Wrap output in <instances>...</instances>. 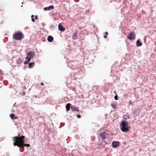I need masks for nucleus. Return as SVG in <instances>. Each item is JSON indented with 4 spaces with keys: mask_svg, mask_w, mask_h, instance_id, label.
<instances>
[{
    "mask_svg": "<svg viewBox=\"0 0 156 156\" xmlns=\"http://www.w3.org/2000/svg\"><path fill=\"white\" fill-rule=\"evenodd\" d=\"M25 137L24 136H20L19 134L18 135V136H14L13 138V140L14 141L13 143L14 146H17L20 148H23L24 147H30V144H24Z\"/></svg>",
    "mask_w": 156,
    "mask_h": 156,
    "instance_id": "1",
    "label": "nucleus"
},
{
    "mask_svg": "<svg viewBox=\"0 0 156 156\" xmlns=\"http://www.w3.org/2000/svg\"><path fill=\"white\" fill-rule=\"evenodd\" d=\"M121 130L125 132H127L129 131L130 126H129V123L126 121L123 120L121 121L120 125Z\"/></svg>",
    "mask_w": 156,
    "mask_h": 156,
    "instance_id": "2",
    "label": "nucleus"
},
{
    "mask_svg": "<svg viewBox=\"0 0 156 156\" xmlns=\"http://www.w3.org/2000/svg\"><path fill=\"white\" fill-rule=\"evenodd\" d=\"M24 37L23 34L21 32H15L13 34V38L16 41L21 40Z\"/></svg>",
    "mask_w": 156,
    "mask_h": 156,
    "instance_id": "3",
    "label": "nucleus"
},
{
    "mask_svg": "<svg viewBox=\"0 0 156 156\" xmlns=\"http://www.w3.org/2000/svg\"><path fill=\"white\" fill-rule=\"evenodd\" d=\"M136 38V34L134 31L131 32L128 34L127 38L130 40H134Z\"/></svg>",
    "mask_w": 156,
    "mask_h": 156,
    "instance_id": "4",
    "label": "nucleus"
},
{
    "mask_svg": "<svg viewBox=\"0 0 156 156\" xmlns=\"http://www.w3.org/2000/svg\"><path fill=\"white\" fill-rule=\"evenodd\" d=\"M107 135V133L105 132H103L99 134L100 137L102 140L105 139Z\"/></svg>",
    "mask_w": 156,
    "mask_h": 156,
    "instance_id": "5",
    "label": "nucleus"
},
{
    "mask_svg": "<svg viewBox=\"0 0 156 156\" xmlns=\"http://www.w3.org/2000/svg\"><path fill=\"white\" fill-rule=\"evenodd\" d=\"M34 53L32 52H29L27 54V56L32 58L34 57Z\"/></svg>",
    "mask_w": 156,
    "mask_h": 156,
    "instance_id": "6",
    "label": "nucleus"
},
{
    "mask_svg": "<svg viewBox=\"0 0 156 156\" xmlns=\"http://www.w3.org/2000/svg\"><path fill=\"white\" fill-rule=\"evenodd\" d=\"M119 142L114 141L112 143V145L114 148L116 147L119 145Z\"/></svg>",
    "mask_w": 156,
    "mask_h": 156,
    "instance_id": "7",
    "label": "nucleus"
},
{
    "mask_svg": "<svg viewBox=\"0 0 156 156\" xmlns=\"http://www.w3.org/2000/svg\"><path fill=\"white\" fill-rule=\"evenodd\" d=\"M54 7L53 5H50L48 7H44V11L50 10L54 9Z\"/></svg>",
    "mask_w": 156,
    "mask_h": 156,
    "instance_id": "8",
    "label": "nucleus"
},
{
    "mask_svg": "<svg viewBox=\"0 0 156 156\" xmlns=\"http://www.w3.org/2000/svg\"><path fill=\"white\" fill-rule=\"evenodd\" d=\"M58 30L61 31H65V29L60 24H59L58 25Z\"/></svg>",
    "mask_w": 156,
    "mask_h": 156,
    "instance_id": "9",
    "label": "nucleus"
},
{
    "mask_svg": "<svg viewBox=\"0 0 156 156\" xmlns=\"http://www.w3.org/2000/svg\"><path fill=\"white\" fill-rule=\"evenodd\" d=\"M123 117L126 120L129 118V115L127 112L125 114L123 115Z\"/></svg>",
    "mask_w": 156,
    "mask_h": 156,
    "instance_id": "10",
    "label": "nucleus"
},
{
    "mask_svg": "<svg viewBox=\"0 0 156 156\" xmlns=\"http://www.w3.org/2000/svg\"><path fill=\"white\" fill-rule=\"evenodd\" d=\"M10 116L12 120L17 119V117L15 116V115L13 114H11L10 115Z\"/></svg>",
    "mask_w": 156,
    "mask_h": 156,
    "instance_id": "11",
    "label": "nucleus"
},
{
    "mask_svg": "<svg viewBox=\"0 0 156 156\" xmlns=\"http://www.w3.org/2000/svg\"><path fill=\"white\" fill-rule=\"evenodd\" d=\"M48 41L49 42H51L53 40V38L51 36H49L48 37Z\"/></svg>",
    "mask_w": 156,
    "mask_h": 156,
    "instance_id": "12",
    "label": "nucleus"
},
{
    "mask_svg": "<svg viewBox=\"0 0 156 156\" xmlns=\"http://www.w3.org/2000/svg\"><path fill=\"white\" fill-rule=\"evenodd\" d=\"M136 46L137 47H139L142 45V43L141 42L140 40H138L136 42Z\"/></svg>",
    "mask_w": 156,
    "mask_h": 156,
    "instance_id": "13",
    "label": "nucleus"
},
{
    "mask_svg": "<svg viewBox=\"0 0 156 156\" xmlns=\"http://www.w3.org/2000/svg\"><path fill=\"white\" fill-rule=\"evenodd\" d=\"M71 108L72 109V110L73 111H75L76 112H79V110L77 108H76L75 107H73V106H71Z\"/></svg>",
    "mask_w": 156,
    "mask_h": 156,
    "instance_id": "14",
    "label": "nucleus"
},
{
    "mask_svg": "<svg viewBox=\"0 0 156 156\" xmlns=\"http://www.w3.org/2000/svg\"><path fill=\"white\" fill-rule=\"evenodd\" d=\"M70 104L69 103H68L66 105V108L67 112H68V111L69 110L70 108Z\"/></svg>",
    "mask_w": 156,
    "mask_h": 156,
    "instance_id": "15",
    "label": "nucleus"
},
{
    "mask_svg": "<svg viewBox=\"0 0 156 156\" xmlns=\"http://www.w3.org/2000/svg\"><path fill=\"white\" fill-rule=\"evenodd\" d=\"M35 63L34 62H30L29 63V68H31L34 65Z\"/></svg>",
    "mask_w": 156,
    "mask_h": 156,
    "instance_id": "16",
    "label": "nucleus"
},
{
    "mask_svg": "<svg viewBox=\"0 0 156 156\" xmlns=\"http://www.w3.org/2000/svg\"><path fill=\"white\" fill-rule=\"evenodd\" d=\"M22 61L20 58H19L17 60V63L18 64H20L22 63Z\"/></svg>",
    "mask_w": 156,
    "mask_h": 156,
    "instance_id": "17",
    "label": "nucleus"
},
{
    "mask_svg": "<svg viewBox=\"0 0 156 156\" xmlns=\"http://www.w3.org/2000/svg\"><path fill=\"white\" fill-rule=\"evenodd\" d=\"M77 37V34L76 33H75L73 34L72 36V38L73 40H76Z\"/></svg>",
    "mask_w": 156,
    "mask_h": 156,
    "instance_id": "18",
    "label": "nucleus"
},
{
    "mask_svg": "<svg viewBox=\"0 0 156 156\" xmlns=\"http://www.w3.org/2000/svg\"><path fill=\"white\" fill-rule=\"evenodd\" d=\"M111 105L114 109H115L117 108L116 105L115 104H111Z\"/></svg>",
    "mask_w": 156,
    "mask_h": 156,
    "instance_id": "19",
    "label": "nucleus"
},
{
    "mask_svg": "<svg viewBox=\"0 0 156 156\" xmlns=\"http://www.w3.org/2000/svg\"><path fill=\"white\" fill-rule=\"evenodd\" d=\"M105 34L104 35V37L105 38H106L107 37V35L108 34V32H106L105 33Z\"/></svg>",
    "mask_w": 156,
    "mask_h": 156,
    "instance_id": "20",
    "label": "nucleus"
},
{
    "mask_svg": "<svg viewBox=\"0 0 156 156\" xmlns=\"http://www.w3.org/2000/svg\"><path fill=\"white\" fill-rule=\"evenodd\" d=\"M31 58H29L28 57V56H27L26 58H25V59H27V61H28V62H29V61H30L31 59Z\"/></svg>",
    "mask_w": 156,
    "mask_h": 156,
    "instance_id": "21",
    "label": "nucleus"
},
{
    "mask_svg": "<svg viewBox=\"0 0 156 156\" xmlns=\"http://www.w3.org/2000/svg\"><path fill=\"white\" fill-rule=\"evenodd\" d=\"M29 62L27 60L25 61L24 62V64H27Z\"/></svg>",
    "mask_w": 156,
    "mask_h": 156,
    "instance_id": "22",
    "label": "nucleus"
},
{
    "mask_svg": "<svg viewBox=\"0 0 156 156\" xmlns=\"http://www.w3.org/2000/svg\"><path fill=\"white\" fill-rule=\"evenodd\" d=\"M76 117L78 118H81V116L80 115H77Z\"/></svg>",
    "mask_w": 156,
    "mask_h": 156,
    "instance_id": "23",
    "label": "nucleus"
},
{
    "mask_svg": "<svg viewBox=\"0 0 156 156\" xmlns=\"http://www.w3.org/2000/svg\"><path fill=\"white\" fill-rule=\"evenodd\" d=\"M115 100H118V96L117 95H116L115 96Z\"/></svg>",
    "mask_w": 156,
    "mask_h": 156,
    "instance_id": "24",
    "label": "nucleus"
},
{
    "mask_svg": "<svg viewBox=\"0 0 156 156\" xmlns=\"http://www.w3.org/2000/svg\"><path fill=\"white\" fill-rule=\"evenodd\" d=\"M31 20L33 22H34L35 21V20L34 18H32Z\"/></svg>",
    "mask_w": 156,
    "mask_h": 156,
    "instance_id": "25",
    "label": "nucleus"
},
{
    "mask_svg": "<svg viewBox=\"0 0 156 156\" xmlns=\"http://www.w3.org/2000/svg\"><path fill=\"white\" fill-rule=\"evenodd\" d=\"M129 105H132V102L131 101H129Z\"/></svg>",
    "mask_w": 156,
    "mask_h": 156,
    "instance_id": "26",
    "label": "nucleus"
},
{
    "mask_svg": "<svg viewBox=\"0 0 156 156\" xmlns=\"http://www.w3.org/2000/svg\"><path fill=\"white\" fill-rule=\"evenodd\" d=\"M35 19H37V16L36 15L35 16Z\"/></svg>",
    "mask_w": 156,
    "mask_h": 156,
    "instance_id": "27",
    "label": "nucleus"
},
{
    "mask_svg": "<svg viewBox=\"0 0 156 156\" xmlns=\"http://www.w3.org/2000/svg\"><path fill=\"white\" fill-rule=\"evenodd\" d=\"M34 15H32L31 16V18H34Z\"/></svg>",
    "mask_w": 156,
    "mask_h": 156,
    "instance_id": "28",
    "label": "nucleus"
},
{
    "mask_svg": "<svg viewBox=\"0 0 156 156\" xmlns=\"http://www.w3.org/2000/svg\"><path fill=\"white\" fill-rule=\"evenodd\" d=\"M41 85H44V83H41Z\"/></svg>",
    "mask_w": 156,
    "mask_h": 156,
    "instance_id": "29",
    "label": "nucleus"
},
{
    "mask_svg": "<svg viewBox=\"0 0 156 156\" xmlns=\"http://www.w3.org/2000/svg\"><path fill=\"white\" fill-rule=\"evenodd\" d=\"M23 94L24 95H25V92H23Z\"/></svg>",
    "mask_w": 156,
    "mask_h": 156,
    "instance_id": "30",
    "label": "nucleus"
}]
</instances>
